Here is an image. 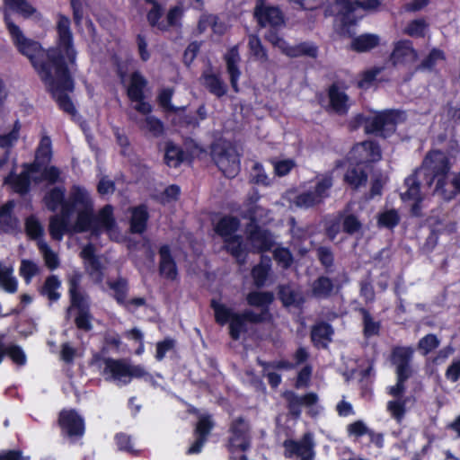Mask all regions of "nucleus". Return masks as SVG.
Segmentation results:
<instances>
[{
	"label": "nucleus",
	"mask_w": 460,
	"mask_h": 460,
	"mask_svg": "<svg viewBox=\"0 0 460 460\" xmlns=\"http://www.w3.org/2000/svg\"><path fill=\"white\" fill-rule=\"evenodd\" d=\"M428 31V24L424 20L411 22L404 29V33L414 38L424 37Z\"/></svg>",
	"instance_id": "obj_45"
},
{
	"label": "nucleus",
	"mask_w": 460,
	"mask_h": 460,
	"mask_svg": "<svg viewBox=\"0 0 460 460\" xmlns=\"http://www.w3.org/2000/svg\"><path fill=\"white\" fill-rule=\"evenodd\" d=\"M405 186L407 190L401 194V198L403 202L407 203L411 212L415 216L420 215V203L423 197L420 189V185L417 181L416 176L411 175L405 180Z\"/></svg>",
	"instance_id": "obj_20"
},
{
	"label": "nucleus",
	"mask_w": 460,
	"mask_h": 460,
	"mask_svg": "<svg viewBox=\"0 0 460 460\" xmlns=\"http://www.w3.org/2000/svg\"><path fill=\"white\" fill-rule=\"evenodd\" d=\"M390 59L396 67L411 69L418 59V53L411 41L400 40L395 43Z\"/></svg>",
	"instance_id": "obj_16"
},
{
	"label": "nucleus",
	"mask_w": 460,
	"mask_h": 460,
	"mask_svg": "<svg viewBox=\"0 0 460 460\" xmlns=\"http://www.w3.org/2000/svg\"><path fill=\"white\" fill-rule=\"evenodd\" d=\"M284 396L288 403L291 413L296 417L300 415L302 406L307 407L311 415H316L318 413L316 405L318 397L315 394L310 393L304 396H298L293 392H287Z\"/></svg>",
	"instance_id": "obj_19"
},
{
	"label": "nucleus",
	"mask_w": 460,
	"mask_h": 460,
	"mask_svg": "<svg viewBox=\"0 0 460 460\" xmlns=\"http://www.w3.org/2000/svg\"><path fill=\"white\" fill-rule=\"evenodd\" d=\"M212 428L213 422L211 420L210 416L202 415L199 418L196 427L197 438L195 442L188 449V454H198L201 451L205 442L207 441V437L208 436Z\"/></svg>",
	"instance_id": "obj_23"
},
{
	"label": "nucleus",
	"mask_w": 460,
	"mask_h": 460,
	"mask_svg": "<svg viewBox=\"0 0 460 460\" xmlns=\"http://www.w3.org/2000/svg\"><path fill=\"white\" fill-rule=\"evenodd\" d=\"M58 425L62 433L69 438L82 437L84 432L83 418L73 410H63L59 413Z\"/></svg>",
	"instance_id": "obj_18"
},
{
	"label": "nucleus",
	"mask_w": 460,
	"mask_h": 460,
	"mask_svg": "<svg viewBox=\"0 0 460 460\" xmlns=\"http://www.w3.org/2000/svg\"><path fill=\"white\" fill-rule=\"evenodd\" d=\"M13 201H8L0 208V232L11 233L17 227V220L12 216Z\"/></svg>",
	"instance_id": "obj_29"
},
{
	"label": "nucleus",
	"mask_w": 460,
	"mask_h": 460,
	"mask_svg": "<svg viewBox=\"0 0 460 460\" xmlns=\"http://www.w3.org/2000/svg\"><path fill=\"white\" fill-rule=\"evenodd\" d=\"M110 288L114 291V296L117 302L121 305L125 304L128 290L126 281L120 279L116 282L110 283Z\"/></svg>",
	"instance_id": "obj_56"
},
{
	"label": "nucleus",
	"mask_w": 460,
	"mask_h": 460,
	"mask_svg": "<svg viewBox=\"0 0 460 460\" xmlns=\"http://www.w3.org/2000/svg\"><path fill=\"white\" fill-rule=\"evenodd\" d=\"M380 147L372 141L356 144L349 153L347 162L350 166L375 163L381 159Z\"/></svg>",
	"instance_id": "obj_13"
},
{
	"label": "nucleus",
	"mask_w": 460,
	"mask_h": 460,
	"mask_svg": "<svg viewBox=\"0 0 460 460\" xmlns=\"http://www.w3.org/2000/svg\"><path fill=\"white\" fill-rule=\"evenodd\" d=\"M449 164L446 154L430 152L423 161L425 174L431 176L429 184L435 182L434 194L449 200L460 191V173L449 174Z\"/></svg>",
	"instance_id": "obj_4"
},
{
	"label": "nucleus",
	"mask_w": 460,
	"mask_h": 460,
	"mask_svg": "<svg viewBox=\"0 0 460 460\" xmlns=\"http://www.w3.org/2000/svg\"><path fill=\"white\" fill-rule=\"evenodd\" d=\"M27 234L34 239L40 238L43 234V227L40 223L33 217L26 220Z\"/></svg>",
	"instance_id": "obj_57"
},
{
	"label": "nucleus",
	"mask_w": 460,
	"mask_h": 460,
	"mask_svg": "<svg viewBox=\"0 0 460 460\" xmlns=\"http://www.w3.org/2000/svg\"><path fill=\"white\" fill-rule=\"evenodd\" d=\"M331 108L338 114H344L349 107V101L343 90L337 85H332L329 90Z\"/></svg>",
	"instance_id": "obj_27"
},
{
	"label": "nucleus",
	"mask_w": 460,
	"mask_h": 460,
	"mask_svg": "<svg viewBox=\"0 0 460 460\" xmlns=\"http://www.w3.org/2000/svg\"><path fill=\"white\" fill-rule=\"evenodd\" d=\"M332 185V178L330 174L317 176L315 185L313 190H307L299 195L288 193V199L291 202V207L299 208H308L321 203L326 197Z\"/></svg>",
	"instance_id": "obj_7"
},
{
	"label": "nucleus",
	"mask_w": 460,
	"mask_h": 460,
	"mask_svg": "<svg viewBox=\"0 0 460 460\" xmlns=\"http://www.w3.org/2000/svg\"><path fill=\"white\" fill-rule=\"evenodd\" d=\"M133 377L142 378L146 382L154 384V377L151 374L147 373L145 368L141 366H130L129 365V382Z\"/></svg>",
	"instance_id": "obj_63"
},
{
	"label": "nucleus",
	"mask_w": 460,
	"mask_h": 460,
	"mask_svg": "<svg viewBox=\"0 0 460 460\" xmlns=\"http://www.w3.org/2000/svg\"><path fill=\"white\" fill-rule=\"evenodd\" d=\"M59 288L60 281L58 278L56 276H50L47 279L42 292L50 301H57L60 296L58 293Z\"/></svg>",
	"instance_id": "obj_44"
},
{
	"label": "nucleus",
	"mask_w": 460,
	"mask_h": 460,
	"mask_svg": "<svg viewBox=\"0 0 460 460\" xmlns=\"http://www.w3.org/2000/svg\"><path fill=\"white\" fill-rule=\"evenodd\" d=\"M211 305L215 311L217 322L220 324L229 323L230 335L234 340L239 339L240 334L243 332L245 320L254 322L261 320V317L254 316L251 312L239 314L218 302L212 301Z\"/></svg>",
	"instance_id": "obj_9"
},
{
	"label": "nucleus",
	"mask_w": 460,
	"mask_h": 460,
	"mask_svg": "<svg viewBox=\"0 0 460 460\" xmlns=\"http://www.w3.org/2000/svg\"><path fill=\"white\" fill-rule=\"evenodd\" d=\"M4 20L13 43L19 51L31 60L60 108L67 113H74V104L66 94V92H71L74 86L67 71V62L74 64L75 60L69 19L62 15L58 17V48L48 51L42 49L38 42L27 39L20 28L11 22L7 14Z\"/></svg>",
	"instance_id": "obj_1"
},
{
	"label": "nucleus",
	"mask_w": 460,
	"mask_h": 460,
	"mask_svg": "<svg viewBox=\"0 0 460 460\" xmlns=\"http://www.w3.org/2000/svg\"><path fill=\"white\" fill-rule=\"evenodd\" d=\"M397 117V113L393 111H373L367 115L358 114L351 121V126L363 127L366 133L386 137L394 131Z\"/></svg>",
	"instance_id": "obj_5"
},
{
	"label": "nucleus",
	"mask_w": 460,
	"mask_h": 460,
	"mask_svg": "<svg viewBox=\"0 0 460 460\" xmlns=\"http://www.w3.org/2000/svg\"><path fill=\"white\" fill-rule=\"evenodd\" d=\"M409 375L397 376V383L394 385H391L387 388L388 394L394 398H403L404 394V382L409 377Z\"/></svg>",
	"instance_id": "obj_58"
},
{
	"label": "nucleus",
	"mask_w": 460,
	"mask_h": 460,
	"mask_svg": "<svg viewBox=\"0 0 460 460\" xmlns=\"http://www.w3.org/2000/svg\"><path fill=\"white\" fill-rule=\"evenodd\" d=\"M367 174L361 169L349 168L344 175V181L352 188L357 189L367 182Z\"/></svg>",
	"instance_id": "obj_40"
},
{
	"label": "nucleus",
	"mask_w": 460,
	"mask_h": 460,
	"mask_svg": "<svg viewBox=\"0 0 460 460\" xmlns=\"http://www.w3.org/2000/svg\"><path fill=\"white\" fill-rule=\"evenodd\" d=\"M102 375L106 380L112 381L118 385L129 383V365L111 358L102 361Z\"/></svg>",
	"instance_id": "obj_17"
},
{
	"label": "nucleus",
	"mask_w": 460,
	"mask_h": 460,
	"mask_svg": "<svg viewBox=\"0 0 460 460\" xmlns=\"http://www.w3.org/2000/svg\"><path fill=\"white\" fill-rule=\"evenodd\" d=\"M119 75L122 84L127 89L128 97L135 103L134 109L144 115H148L152 111V107L145 101L144 91L147 84L146 78L137 71L127 75L119 70Z\"/></svg>",
	"instance_id": "obj_8"
},
{
	"label": "nucleus",
	"mask_w": 460,
	"mask_h": 460,
	"mask_svg": "<svg viewBox=\"0 0 460 460\" xmlns=\"http://www.w3.org/2000/svg\"><path fill=\"white\" fill-rule=\"evenodd\" d=\"M254 15L261 26L270 25L276 27L283 22L280 11L273 6H266L262 1L258 3Z\"/></svg>",
	"instance_id": "obj_21"
},
{
	"label": "nucleus",
	"mask_w": 460,
	"mask_h": 460,
	"mask_svg": "<svg viewBox=\"0 0 460 460\" xmlns=\"http://www.w3.org/2000/svg\"><path fill=\"white\" fill-rule=\"evenodd\" d=\"M51 155V140L49 137H43L37 149L34 164L26 165L24 170H30V172H34L37 167V172H40V166H44L48 164L50 161Z\"/></svg>",
	"instance_id": "obj_24"
},
{
	"label": "nucleus",
	"mask_w": 460,
	"mask_h": 460,
	"mask_svg": "<svg viewBox=\"0 0 460 460\" xmlns=\"http://www.w3.org/2000/svg\"><path fill=\"white\" fill-rule=\"evenodd\" d=\"M317 47L310 42L300 43L296 46H288L286 55L291 58L306 56L309 58H316Z\"/></svg>",
	"instance_id": "obj_36"
},
{
	"label": "nucleus",
	"mask_w": 460,
	"mask_h": 460,
	"mask_svg": "<svg viewBox=\"0 0 460 460\" xmlns=\"http://www.w3.org/2000/svg\"><path fill=\"white\" fill-rule=\"evenodd\" d=\"M444 60V53L437 49H434L430 51L427 58L422 62V66L424 68H432L437 64Z\"/></svg>",
	"instance_id": "obj_60"
},
{
	"label": "nucleus",
	"mask_w": 460,
	"mask_h": 460,
	"mask_svg": "<svg viewBox=\"0 0 460 460\" xmlns=\"http://www.w3.org/2000/svg\"><path fill=\"white\" fill-rule=\"evenodd\" d=\"M411 348H396L393 352V363L396 367V375L402 376L411 374L409 363L412 357Z\"/></svg>",
	"instance_id": "obj_28"
},
{
	"label": "nucleus",
	"mask_w": 460,
	"mask_h": 460,
	"mask_svg": "<svg viewBox=\"0 0 460 460\" xmlns=\"http://www.w3.org/2000/svg\"><path fill=\"white\" fill-rule=\"evenodd\" d=\"M204 84L213 94L221 97L226 93V85L215 74L205 73L203 75Z\"/></svg>",
	"instance_id": "obj_35"
},
{
	"label": "nucleus",
	"mask_w": 460,
	"mask_h": 460,
	"mask_svg": "<svg viewBox=\"0 0 460 460\" xmlns=\"http://www.w3.org/2000/svg\"><path fill=\"white\" fill-rule=\"evenodd\" d=\"M39 272L38 265L29 260H22L20 267V275L24 279L26 283H30L32 277Z\"/></svg>",
	"instance_id": "obj_51"
},
{
	"label": "nucleus",
	"mask_w": 460,
	"mask_h": 460,
	"mask_svg": "<svg viewBox=\"0 0 460 460\" xmlns=\"http://www.w3.org/2000/svg\"><path fill=\"white\" fill-rule=\"evenodd\" d=\"M251 224L247 227V242L243 243L241 236L236 234L239 221L233 217L221 218L215 226L216 233L223 239L226 250L237 260L243 263L248 251H265L273 246L274 239L270 234L261 229L259 224L264 225L270 221L268 212L259 207L252 208L249 214Z\"/></svg>",
	"instance_id": "obj_3"
},
{
	"label": "nucleus",
	"mask_w": 460,
	"mask_h": 460,
	"mask_svg": "<svg viewBox=\"0 0 460 460\" xmlns=\"http://www.w3.org/2000/svg\"><path fill=\"white\" fill-rule=\"evenodd\" d=\"M81 256L84 259L85 269L93 281L101 282L102 280V265L100 259L94 255L93 245L89 244L84 247Z\"/></svg>",
	"instance_id": "obj_22"
},
{
	"label": "nucleus",
	"mask_w": 460,
	"mask_h": 460,
	"mask_svg": "<svg viewBox=\"0 0 460 460\" xmlns=\"http://www.w3.org/2000/svg\"><path fill=\"white\" fill-rule=\"evenodd\" d=\"M379 44V37L376 34H363L355 38L351 49L358 52L368 51Z\"/></svg>",
	"instance_id": "obj_32"
},
{
	"label": "nucleus",
	"mask_w": 460,
	"mask_h": 460,
	"mask_svg": "<svg viewBox=\"0 0 460 460\" xmlns=\"http://www.w3.org/2000/svg\"><path fill=\"white\" fill-rule=\"evenodd\" d=\"M272 294L270 292H252L247 296V302L250 305L265 307L271 303Z\"/></svg>",
	"instance_id": "obj_46"
},
{
	"label": "nucleus",
	"mask_w": 460,
	"mask_h": 460,
	"mask_svg": "<svg viewBox=\"0 0 460 460\" xmlns=\"http://www.w3.org/2000/svg\"><path fill=\"white\" fill-rule=\"evenodd\" d=\"M384 67L378 66L365 71L358 80V86L366 89L370 87L374 82L382 81L383 76H381V74L384 72Z\"/></svg>",
	"instance_id": "obj_41"
},
{
	"label": "nucleus",
	"mask_w": 460,
	"mask_h": 460,
	"mask_svg": "<svg viewBox=\"0 0 460 460\" xmlns=\"http://www.w3.org/2000/svg\"><path fill=\"white\" fill-rule=\"evenodd\" d=\"M249 49L251 51V54L260 61H266L267 60V53L264 48L262 47L261 40L258 37L254 35L249 36V41H248Z\"/></svg>",
	"instance_id": "obj_49"
},
{
	"label": "nucleus",
	"mask_w": 460,
	"mask_h": 460,
	"mask_svg": "<svg viewBox=\"0 0 460 460\" xmlns=\"http://www.w3.org/2000/svg\"><path fill=\"white\" fill-rule=\"evenodd\" d=\"M20 124L16 121L8 134H0V147L12 146L19 137Z\"/></svg>",
	"instance_id": "obj_53"
},
{
	"label": "nucleus",
	"mask_w": 460,
	"mask_h": 460,
	"mask_svg": "<svg viewBox=\"0 0 460 460\" xmlns=\"http://www.w3.org/2000/svg\"><path fill=\"white\" fill-rule=\"evenodd\" d=\"M227 72L230 76V82L233 89L238 92V80L241 75V72L237 66L240 62V55L237 47L230 49L225 56Z\"/></svg>",
	"instance_id": "obj_25"
},
{
	"label": "nucleus",
	"mask_w": 460,
	"mask_h": 460,
	"mask_svg": "<svg viewBox=\"0 0 460 460\" xmlns=\"http://www.w3.org/2000/svg\"><path fill=\"white\" fill-rule=\"evenodd\" d=\"M250 179L252 182L263 186H269L270 184V179L265 172L264 168L259 163H254L251 172Z\"/></svg>",
	"instance_id": "obj_47"
},
{
	"label": "nucleus",
	"mask_w": 460,
	"mask_h": 460,
	"mask_svg": "<svg viewBox=\"0 0 460 460\" xmlns=\"http://www.w3.org/2000/svg\"><path fill=\"white\" fill-rule=\"evenodd\" d=\"M7 354L12 360L17 365H24L26 362V356L23 350L18 346H10L7 350Z\"/></svg>",
	"instance_id": "obj_64"
},
{
	"label": "nucleus",
	"mask_w": 460,
	"mask_h": 460,
	"mask_svg": "<svg viewBox=\"0 0 460 460\" xmlns=\"http://www.w3.org/2000/svg\"><path fill=\"white\" fill-rule=\"evenodd\" d=\"M146 2L152 5L147 13V21L153 28L164 31L180 24L183 13L181 6L177 5L171 8L164 16L162 6L156 1L146 0Z\"/></svg>",
	"instance_id": "obj_11"
},
{
	"label": "nucleus",
	"mask_w": 460,
	"mask_h": 460,
	"mask_svg": "<svg viewBox=\"0 0 460 460\" xmlns=\"http://www.w3.org/2000/svg\"><path fill=\"white\" fill-rule=\"evenodd\" d=\"M143 129L149 131L154 136H159L163 132V124L159 119L153 116H146L144 122L140 125Z\"/></svg>",
	"instance_id": "obj_54"
},
{
	"label": "nucleus",
	"mask_w": 460,
	"mask_h": 460,
	"mask_svg": "<svg viewBox=\"0 0 460 460\" xmlns=\"http://www.w3.org/2000/svg\"><path fill=\"white\" fill-rule=\"evenodd\" d=\"M4 8L18 13L25 18L38 16L36 9L26 0H3Z\"/></svg>",
	"instance_id": "obj_31"
},
{
	"label": "nucleus",
	"mask_w": 460,
	"mask_h": 460,
	"mask_svg": "<svg viewBox=\"0 0 460 460\" xmlns=\"http://www.w3.org/2000/svg\"><path fill=\"white\" fill-rule=\"evenodd\" d=\"M378 5V0H339L335 8L339 20L345 26L353 24L360 19L362 10H374Z\"/></svg>",
	"instance_id": "obj_12"
},
{
	"label": "nucleus",
	"mask_w": 460,
	"mask_h": 460,
	"mask_svg": "<svg viewBox=\"0 0 460 460\" xmlns=\"http://www.w3.org/2000/svg\"><path fill=\"white\" fill-rule=\"evenodd\" d=\"M64 190L55 188L45 197L47 207L56 210L61 205V214L50 218L49 233L53 239L60 241L64 233L81 232L90 228L102 229L111 239H118L113 209L110 205L93 217V202L89 192L83 187L74 186L69 200L63 202Z\"/></svg>",
	"instance_id": "obj_2"
},
{
	"label": "nucleus",
	"mask_w": 460,
	"mask_h": 460,
	"mask_svg": "<svg viewBox=\"0 0 460 460\" xmlns=\"http://www.w3.org/2000/svg\"><path fill=\"white\" fill-rule=\"evenodd\" d=\"M160 265L159 270L161 275L170 280H173L177 277L176 264L172 258L169 251V247L164 245L162 246L160 251Z\"/></svg>",
	"instance_id": "obj_26"
},
{
	"label": "nucleus",
	"mask_w": 460,
	"mask_h": 460,
	"mask_svg": "<svg viewBox=\"0 0 460 460\" xmlns=\"http://www.w3.org/2000/svg\"><path fill=\"white\" fill-rule=\"evenodd\" d=\"M86 300L81 301V306H76L79 309L78 315L75 318L76 326L79 329L89 331L92 329L91 316L86 310Z\"/></svg>",
	"instance_id": "obj_48"
},
{
	"label": "nucleus",
	"mask_w": 460,
	"mask_h": 460,
	"mask_svg": "<svg viewBox=\"0 0 460 460\" xmlns=\"http://www.w3.org/2000/svg\"><path fill=\"white\" fill-rule=\"evenodd\" d=\"M274 257L278 263L283 268H288L292 261V256L289 251L285 248H276L274 250Z\"/></svg>",
	"instance_id": "obj_61"
},
{
	"label": "nucleus",
	"mask_w": 460,
	"mask_h": 460,
	"mask_svg": "<svg viewBox=\"0 0 460 460\" xmlns=\"http://www.w3.org/2000/svg\"><path fill=\"white\" fill-rule=\"evenodd\" d=\"M81 274L77 271H75L71 275V279L69 281L70 288L69 293L71 296V304L72 306H81V301L84 300V295L80 292L79 284L81 281Z\"/></svg>",
	"instance_id": "obj_38"
},
{
	"label": "nucleus",
	"mask_w": 460,
	"mask_h": 460,
	"mask_svg": "<svg viewBox=\"0 0 460 460\" xmlns=\"http://www.w3.org/2000/svg\"><path fill=\"white\" fill-rule=\"evenodd\" d=\"M332 285L329 279L327 278H319L314 284H313V294L315 296L321 297V296H326L330 294L332 291Z\"/></svg>",
	"instance_id": "obj_50"
},
{
	"label": "nucleus",
	"mask_w": 460,
	"mask_h": 460,
	"mask_svg": "<svg viewBox=\"0 0 460 460\" xmlns=\"http://www.w3.org/2000/svg\"><path fill=\"white\" fill-rule=\"evenodd\" d=\"M406 398H394L387 402L386 408L391 416L400 422L405 414Z\"/></svg>",
	"instance_id": "obj_42"
},
{
	"label": "nucleus",
	"mask_w": 460,
	"mask_h": 460,
	"mask_svg": "<svg viewBox=\"0 0 460 460\" xmlns=\"http://www.w3.org/2000/svg\"><path fill=\"white\" fill-rule=\"evenodd\" d=\"M379 323L374 322L370 315L364 312V333L367 337L376 335L379 332Z\"/></svg>",
	"instance_id": "obj_62"
},
{
	"label": "nucleus",
	"mask_w": 460,
	"mask_h": 460,
	"mask_svg": "<svg viewBox=\"0 0 460 460\" xmlns=\"http://www.w3.org/2000/svg\"><path fill=\"white\" fill-rule=\"evenodd\" d=\"M58 177L59 171L56 167L40 166V172H37L36 168L34 172H30V170H23L20 175H10L4 180V183H10L16 192L24 193L28 190L31 181L37 182L40 178H43L54 182Z\"/></svg>",
	"instance_id": "obj_10"
},
{
	"label": "nucleus",
	"mask_w": 460,
	"mask_h": 460,
	"mask_svg": "<svg viewBox=\"0 0 460 460\" xmlns=\"http://www.w3.org/2000/svg\"><path fill=\"white\" fill-rule=\"evenodd\" d=\"M211 155L226 177L234 178L240 172V155L231 143L226 141L215 143L211 147Z\"/></svg>",
	"instance_id": "obj_6"
},
{
	"label": "nucleus",
	"mask_w": 460,
	"mask_h": 460,
	"mask_svg": "<svg viewBox=\"0 0 460 460\" xmlns=\"http://www.w3.org/2000/svg\"><path fill=\"white\" fill-rule=\"evenodd\" d=\"M285 448V456L295 460H314V443L313 435L306 433L301 440H286L283 444Z\"/></svg>",
	"instance_id": "obj_14"
},
{
	"label": "nucleus",
	"mask_w": 460,
	"mask_h": 460,
	"mask_svg": "<svg viewBox=\"0 0 460 460\" xmlns=\"http://www.w3.org/2000/svg\"><path fill=\"white\" fill-rule=\"evenodd\" d=\"M270 270L269 261H262L260 265L256 266L252 270V277L256 286L261 287L264 285L268 273Z\"/></svg>",
	"instance_id": "obj_52"
},
{
	"label": "nucleus",
	"mask_w": 460,
	"mask_h": 460,
	"mask_svg": "<svg viewBox=\"0 0 460 460\" xmlns=\"http://www.w3.org/2000/svg\"><path fill=\"white\" fill-rule=\"evenodd\" d=\"M0 287L8 293H14L18 288V281L13 276V267L0 263Z\"/></svg>",
	"instance_id": "obj_30"
},
{
	"label": "nucleus",
	"mask_w": 460,
	"mask_h": 460,
	"mask_svg": "<svg viewBox=\"0 0 460 460\" xmlns=\"http://www.w3.org/2000/svg\"><path fill=\"white\" fill-rule=\"evenodd\" d=\"M164 160L168 166L177 167L184 160V154L179 146L172 143H168L165 149Z\"/></svg>",
	"instance_id": "obj_39"
},
{
	"label": "nucleus",
	"mask_w": 460,
	"mask_h": 460,
	"mask_svg": "<svg viewBox=\"0 0 460 460\" xmlns=\"http://www.w3.org/2000/svg\"><path fill=\"white\" fill-rule=\"evenodd\" d=\"M38 247L42 254L45 264L50 270H54L58 267L59 260L58 254L49 246V244L42 239H39Z\"/></svg>",
	"instance_id": "obj_37"
},
{
	"label": "nucleus",
	"mask_w": 460,
	"mask_h": 460,
	"mask_svg": "<svg viewBox=\"0 0 460 460\" xmlns=\"http://www.w3.org/2000/svg\"><path fill=\"white\" fill-rule=\"evenodd\" d=\"M250 441L249 424L241 418L233 420L229 429V451L231 453L245 451L250 447Z\"/></svg>",
	"instance_id": "obj_15"
},
{
	"label": "nucleus",
	"mask_w": 460,
	"mask_h": 460,
	"mask_svg": "<svg viewBox=\"0 0 460 460\" xmlns=\"http://www.w3.org/2000/svg\"><path fill=\"white\" fill-rule=\"evenodd\" d=\"M399 222V216L394 209L384 211L379 215L378 224L385 227H394Z\"/></svg>",
	"instance_id": "obj_55"
},
{
	"label": "nucleus",
	"mask_w": 460,
	"mask_h": 460,
	"mask_svg": "<svg viewBox=\"0 0 460 460\" xmlns=\"http://www.w3.org/2000/svg\"><path fill=\"white\" fill-rule=\"evenodd\" d=\"M332 333L333 331L329 324H317L312 331V341L317 346L325 347L327 343L331 341Z\"/></svg>",
	"instance_id": "obj_34"
},
{
	"label": "nucleus",
	"mask_w": 460,
	"mask_h": 460,
	"mask_svg": "<svg viewBox=\"0 0 460 460\" xmlns=\"http://www.w3.org/2000/svg\"><path fill=\"white\" fill-rule=\"evenodd\" d=\"M279 296L283 304L287 306L299 305L303 302V297L295 289L290 287H283L279 290Z\"/></svg>",
	"instance_id": "obj_43"
},
{
	"label": "nucleus",
	"mask_w": 460,
	"mask_h": 460,
	"mask_svg": "<svg viewBox=\"0 0 460 460\" xmlns=\"http://www.w3.org/2000/svg\"><path fill=\"white\" fill-rule=\"evenodd\" d=\"M439 344V341L437 336L433 334H428L423 337L419 342V348L424 354L429 353L432 349H436Z\"/></svg>",
	"instance_id": "obj_59"
},
{
	"label": "nucleus",
	"mask_w": 460,
	"mask_h": 460,
	"mask_svg": "<svg viewBox=\"0 0 460 460\" xmlns=\"http://www.w3.org/2000/svg\"><path fill=\"white\" fill-rule=\"evenodd\" d=\"M130 229L133 233H142L146 228L148 217L144 206L134 208L131 211Z\"/></svg>",
	"instance_id": "obj_33"
}]
</instances>
